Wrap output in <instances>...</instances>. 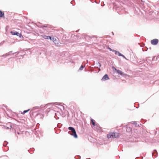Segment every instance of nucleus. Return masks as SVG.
Masks as SVG:
<instances>
[{
  "mask_svg": "<svg viewBox=\"0 0 159 159\" xmlns=\"http://www.w3.org/2000/svg\"><path fill=\"white\" fill-rule=\"evenodd\" d=\"M12 51H11L8 52L6 53L5 55H3L2 56V57H3L4 56H7L9 55H10L11 53L12 52Z\"/></svg>",
  "mask_w": 159,
  "mask_h": 159,
  "instance_id": "nucleus-11",
  "label": "nucleus"
},
{
  "mask_svg": "<svg viewBox=\"0 0 159 159\" xmlns=\"http://www.w3.org/2000/svg\"><path fill=\"white\" fill-rule=\"evenodd\" d=\"M70 131H69V132H68V133L69 134H70Z\"/></svg>",
  "mask_w": 159,
  "mask_h": 159,
  "instance_id": "nucleus-30",
  "label": "nucleus"
},
{
  "mask_svg": "<svg viewBox=\"0 0 159 159\" xmlns=\"http://www.w3.org/2000/svg\"><path fill=\"white\" fill-rule=\"evenodd\" d=\"M38 107H34V108H38Z\"/></svg>",
  "mask_w": 159,
  "mask_h": 159,
  "instance_id": "nucleus-26",
  "label": "nucleus"
},
{
  "mask_svg": "<svg viewBox=\"0 0 159 159\" xmlns=\"http://www.w3.org/2000/svg\"><path fill=\"white\" fill-rule=\"evenodd\" d=\"M16 53H17V54H18L19 53V52H14V53H13V55H15V54H16Z\"/></svg>",
  "mask_w": 159,
  "mask_h": 159,
  "instance_id": "nucleus-23",
  "label": "nucleus"
},
{
  "mask_svg": "<svg viewBox=\"0 0 159 159\" xmlns=\"http://www.w3.org/2000/svg\"><path fill=\"white\" fill-rule=\"evenodd\" d=\"M52 38L51 37L49 36H48V39H50L51 40H52Z\"/></svg>",
  "mask_w": 159,
  "mask_h": 159,
  "instance_id": "nucleus-21",
  "label": "nucleus"
},
{
  "mask_svg": "<svg viewBox=\"0 0 159 159\" xmlns=\"http://www.w3.org/2000/svg\"><path fill=\"white\" fill-rule=\"evenodd\" d=\"M107 137L108 139L111 138H112V135L111 133L108 134L107 135Z\"/></svg>",
  "mask_w": 159,
  "mask_h": 159,
  "instance_id": "nucleus-13",
  "label": "nucleus"
},
{
  "mask_svg": "<svg viewBox=\"0 0 159 159\" xmlns=\"http://www.w3.org/2000/svg\"><path fill=\"white\" fill-rule=\"evenodd\" d=\"M10 33L12 35H16L20 38H21L22 36V35L20 34L17 31H11L10 32Z\"/></svg>",
  "mask_w": 159,
  "mask_h": 159,
  "instance_id": "nucleus-1",
  "label": "nucleus"
},
{
  "mask_svg": "<svg viewBox=\"0 0 159 159\" xmlns=\"http://www.w3.org/2000/svg\"><path fill=\"white\" fill-rule=\"evenodd\" d=\"M91 121L92 122V125L94 126L95 125V123L94 121V120L93 119H91Z\"/></svg>",
  "mask_w": 159,
  "mask_h": 159,
  "instance_id": "nucleus-18",
  "label": "nucleus"
},
{
  "mask_svg": "<svg viewBox=\"0 0 159 159\" xmlns=\"http://www.w3.org/2000/svg\"><path fill=\"white\" fill-rule=\"evenodd\" d=\"M61 107H62L63 108V109H64V106H61Z\"/></svg>",
  "mask_w": 159,
  "mask_h": 159,
  "instance_id": "nucleus-28",
  "label": "nucleus"
},
{
  "mask_svg": "<svg viewBox=\"0 0 159 159\" xmlns=\"http://www.w3.org/2000/svg\"><path fill=\"white\" fill-rule=\"evenodd\" d=\"M96 65L97 66V67L98 68H100L101 67V65L100 63L98 62L96 63Z\"/></svg>",
  "mask_w": 159,
  "mask_h": 159,
  "instance_id": "nucleus-12",
  "label": "nucleus"
},
{
  "mask_svg": "<svg viewBox=\"0 0 159 159\" xmlns=\"http://www.w3.org/2000/svg\"><path fill=\"white\" fill-rule=\"evenodd\" d=\"M121 56L123 57V58H124L125 59H127L124 56V55H123L122 54V55Z\"/></svg>",
  "mask_w": 159,
  "mask_h": 159,
  "instance_id": "nucleus-22",
  "label": "nucleus"
},
{
  "mask_svg": "<svg viewBox=\"0 0 159 159\" xmlns=\"http://www.w3.org/2000/svg\"><path fill=\"white\" fill-rule=\"evenodd\" d=\"M17 134H19V132H18V133H17Z\"/></svg>",
  "mask_w": 159,
  "mask_h": 159,
  "instance_id": "nucleus-31",
  "label": "nucleus"
},
{
  "mask_svg": "<svg viewBox=\"0 0 159 159\" xmlns=\"http://www.w3.org/2000/svg\"><path fill=\"white\" fill-rule=\"evenodd\" d=\"M7 143H8V142L5 141L4 142V143L3 144V145L4 146H6Z\"/></svg>",
  "mask_w": 159,
  "mask_h": 159,
  "instance_id": "nucleus-19",
  "label": "nucleus"
},
{
  "mask_svg": "<svg viewBox=\"0 0 159 159\" xmlns=\"http://www.w3.org/2000/svg\"><path fill=\"white\" fill-rule=\"evenodd\" d=\"M112 51L113 52H115V54L118 55L119 56H121L122 54L120 53L118 51H116V50H113Z\"/></svg>",
  "mask_w": 159,
  "mask_h": 159,
  "instance_id": "nucleus-9",
  "label": "nucleus"
},
{
  "mask_svg": "<svg viewBox=\"0 0 159 159\" xmlns=\"http://www.w3.org/2000/svg\"><path fill=\"white\" fill-rule=\"evenodd\" d=\"M158 42V40L157 39H154L151 41V43L153 45H157Z\"/></svg>",
  "mask_w": 159,
  "mask_h": 159,
  "instance_id": "nucleus-3",
  "label": "nucleus"
},
{
  "mask_svg": "<svg viewBox=\"0 0 159 159\" xmlns=\"http://www.w3.org/2000/svg\"><path fill=\"white\" fill-rule=\"evenodd\" d=\"M52 40L55 44V45L57 46H59V44L58 43V40L56 39L55 38H52Z\"/></svg>",
  "mask_w": 159,
  "mask_h": 159,
  "instance_id": "nucleus-6",
  "label": "nucleus"
},
{
  "mask_svg": "<svg viewBox=\"0 0 159 159\" xmlns=\"http://www.w3.org/2000/svg\"><path fill=\"white\" fill-rule=\"evenodd\" d=\"M43 37L45 39H48V36L46 35H42Z\"/></svg>",
  "mask_w": 159,
  "mask_h": 159,
  "instance_id": "nucleus-15",
  "label": "nucleus"
},
{
  "mask_svg": "<svg viewBox=\"0 0 159 159\" xmlns=\"http://www.w3.org/2000/svg\"><path fill=\"white\" fill-rule=\"evenodd\" d=\"M3 43V42L1 43H0V45H1Z\"/></svg>",
  "mask_w": 159,
  "mask_h": 159,
  "instance_id": "nucleus-25",
  "label": "nucleus"
},
{
  "mask_svg": "<svg viewBox=\"0 0 159 159\" xmlns=\"http://www.w3.org/2000/svg\"><path fill=\"white\" fill-rule=\"evenodd\" d=\"M47 27V26H44L43 27Z\"/></svg>",
  "mask_w": 159,
  "mask_h": 159,
  "instance_id": "nucleus-29",
  "label": "nucleus"
},
{
  "mask_svg": "<svg viewBox=\"0 0 159 159\" xmlns=\"http://www.w3.org/2000/svg\"><path fill=\"white\" fill-rule=\"evenodd\" d=\"M157 154V152L156 150H154L153 152L152 153V156H153L156 157Z\"/></svg>",
  "mask_w": 159,
  "mask_h": 159,
  "instance_id": "nucleus-10",
  "label": "nucleus"
},
{
  "mask_svg": "<svg viewBox=\"0 0 159 159\" xmlns=\"http://www.w3.org/2000/svg\"><path fill=\"white\" fill-rule=\"evenodd\" d=\"M137 124V123H134V125H136Z\"/></svg>",
  "mask_w": 159,
  "mask_h": 159,
  "instance_id": "nucleus-27",
  "label": "nucleus"
},
{
  "mask_svg": "<svg viewBox=\"0 0 159 159\" xmlns=\"http://www.w3.org/2000/svg\"><path fill=\"white\" fill-rule=\"evenodd\" d=\"M115 70H116V71L117 73L120 75H122L123 74V72L121 71V70H117L115 68Z\"/></svg>",
  "mask_w": 159,
  "mask_h": 159,
  "instance_id": "nucleus-8",
  "label": "nucleus"
},
{
  "mask_svg": "<svg viewBox=\"0 0 159 159\" xmlns=\"http://www.w3.org/2000/svg\"><path fill=\"white\" fill-rule=\"evenodd\" d=\"M111 134L112 138H117L119 136V134L116 132H111Z\"/></svg>",
  "mask_w": 159,
  "mask_h": 159,
  "instance_id": "nucleus-2",
  "label": "nucleus"
},
{
  "mask_svg": "<svg viewBox=\"0 0 159 159\" xmlns=\"http://www.w3.org/2000/svg\"><path fill=\"white\" fill-rule=\"evenodd\" d=\"M71 133L70 134L74 137V138H77L78 137L76 133V131L74 129L72 131H71Z\"/></svg>",
  "mask_w": 159,
  "mask_h": 159,
  "instance_id": "nucleus-4",
  "label": "nucleus"
},
{
  "mask_svg": "<svg viewBox=\"0 0 159 159\" xmlns=\"http://www.w3.org/2000/svg\"><path fill=\"white\" fill-rule=\"evenodd\" d=\"M109 50L111 51H112V49L110 48H109Z\"/></svg>",
  "mask_w": 159,
  "mask_h": 159,
  "instance_id": "nucleus-24",
  "label": "nucleus"
},
{
  "mask_svg": "<svg viewBox=\"0 0 159 159\" xmlns=\"http://www.w3.org/2000/svg\"><path fill=\"white\" fill-rule=\"evenodd\" d=\"M84 67V66L83 65H81V66L79 69V70H82L83 69Z\"/></svg>",
  "mask_w": 159,
  "mask_h": 159,
  "instance_id": "nucleus-20",
  "label": "nucleus"
},
{
  "mask_svg": "<svg viewBox=\"0 0 159 159\" xmlns=\"http://www.w3.org/2000/svg\"><path fill=\"white\" fill-rule=\"evenodd\" d=\"M4 15V13L0 11V17H2Z\"/></svg>",
  "mask_w": 159,
  "mask_h": 159,
  "instance_id": "nucleus-17",
  "label": "nucleus"
},
{
  "mask_svg": "<svg viewBox=\"0 0 159 159\" xmlns=\"http://www.w3.org/2000/svg\"><path fill=\"white\" fill-rule=\"evenodd\" d=\"M30 110V109H29L28 110H24V111L23 112L21 113V114L22 115H24L25 113H26V112L29 111Z\"/></svg>",
  "mask_w": 159,
  "mask_h": 159,
  "instance_id": "nucleus-14",
  "label": "nucleus"
},
{
  "mask_svg": "<svg viewBox=\"0 0 159 159\" xmlns=\"http://www.w3.org/2000/svg\"><path fill=\"white\" fill-rule=\"evenodd\" d=\"M60 103H58V102H55V103H48L47 104H46L45 105V106L47 108V106L49 105H53V104H55V105H59Z\"/></svg>",
  "mask_w": 159,
  "mask_h": 159,
  "instance_id": "nucleus-7",
  "label": "nucleus"
},
{
  "mask_svg": "<svg viewBox=\"0 0 159 159\" xmlns=\"http://www.w3.org/2000/svg\"><path fill=\"white\" fill-rule=\"evenodd\" d=\"M109 79V77L107 74L105 75L102 77V81H105Z\"/></svg>",
  "mask_w": 159,
  "mask_h": 159,
  "instance_id": "nucleus-5",
  "label": "nucleus"
},
{
  "mask_svg": "<svg viewBox=\"0 0 159 159\" xmlns=\"http://www.w3.org/2000/svg\"><path fill=\"white\" fill-rule=\"evenodd\" d=\"M68 129L69 130H70V131L71 132V131H73V130L75 129L73 127H69L68 128Z\"/></svg>",
  "mask_w": 159,
  "mask_h": 159,
  "instance_id": "nucleus-16",
  "label": "nucleus"
}]
</instances>
